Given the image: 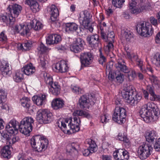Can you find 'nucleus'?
I'll return each instance as SVG.
<instances>
[{"mask_svg":"<svg viewBox=\"0 0 160 160\" xmlns=\"http://www.w3.org/2000/svg\"><path fill=\"white\" fill-rule=\"evenodd\" d=\"M141 117L147 123L156 121L160 114L159 109L153 103L148 102L143 105L140 111Z\"/></svg>","mask_w":160,"mask_h":160,"instance_id":"nucleus-1","label":"nucleus"},{"mask_svg":"<svg viewBox=\"0 0 160 160\" xmlns=\"http://www.w3.org/2000/svg\"><path fill=\"white\" fill-rule=\"evenodd\" d=\"M149 6V3L145 2L144 0H130L129 9L123 12V16L126 19H128L130 17L131 13L137 14L147 9Z\"/></svg>","mask_w":160,"mask_h":160,"instance_id":"nucleus-2","label":"nucleus"},{"mask_svg":"<svg viewBox=\"0 0 160 160\" xmlns=\"http://www.w3.org/2000/svg\"><path fill=\"white\" fill-rule=\"evenodd\" d=\"M131 90L124 91L122 93V96L125 101L132 106H135L140 102L142 99L141 95L134 91L132 89V86H131Z\"/></svg>","mask_w":160,"mask_h":160,"instance_id":"nucleus-3","label":"nucleus"},{"mask_svg":"<svg viewBox=\"0 0 160 160\" xmlns=\"http://www.w3.org/2000/svg\"><path fill=\"white\" fill-rule=\"evenodd\" d=\"M49 141L44 137L37 135L32 137L30 140V143L36 151L41 152L44 151L47 148Z\"/></svg>","mask_w":160,"mask_h":160,"instance_id":"nucleus-4","label":"nucleus"},{"mask_svg":"<svg viewBox=\"0 0 160 160\" xmlns=\"http://www.w3.org/2000/svg\"><path fill=\"white\" fill-rule=\"evenodd\" d=\"M57 125L60 128L63 132L65 133L69 134V130L72 131V133H74L78 131H76V123L73 122H72L71 119H66L63 120L62 119H59L57 123ZM71 133V131H70Z\"/></svg>","mask_w":160,"mask_h":160,"instance_id":"nucleus-5","label":"nucleus"},{"mask_svg":"<svg viewBox=\"0 0 160 160\" xmlns=\"http://www.w3.org/2000/svg\"><path fill=\"white\" fill-rule=\"evenodd\" d=\"M34 120L31 117H27L24 118L18 123V127L20 132L25 135H29L30 132L32 130V126Z\"/></svg>","mask_w":160,"mask_h":160,"instance_id":"nucleus-6","label":"nucleus"},{"mask_svg":"<svg viewBox=\"0 0 160 160\" xmlns=\"http://www.w3.org/2000/svg\"><path fill=\"white\" fill-rule=\"evenodd\" d=\"M114 66L117 71L128 73V76L130 79L133 80L137 76L136 72L128 67L124 60L122 59H119L118 62L115 64Z\"/></svg>","mask_w":160,"mask_h":160,"instance_id":"nucleus-7","label":"nucleus"},{"mask_svg":"<svg viewBox=\"0 0 160 160\" xmlns=\"http://www.w3.org/2000/svg\"><path fill=\"white\" fill-rule=\"evenodd\" d=\"M36 119L40 123H48L52 120V114L48 109H40L37 112Z\"/></svg>","mask_w":160,"mask_h":160,"instance_id":"nucleus-8","label":"nucleus"},{"mask_svg":"<svg viewBox=\"0 0 160 160\" xmlns=\"http://www.w3.org/2000/svg\"><path fill=\"white\" fill-rule=\"evenodd\" d=\"M136 30L142 36L145 37H149L152 35L153 31L152 25L148 22H141L138 23Z\"/></svg>","mask_w":160,"mask_h":160,"instance_id":"nucleus-9","label":"nucleus"},{"mask_svg":"<svg viewBox=\"0 0 160 160\" xmlns=\"http://www.w3.org/2000/svg\"><path fill=\"white\" fill-rule=\"evenodd\" d=\"M126 116V111L125 109L117 106L114 109L112 118L115 122L122 124L125 122Z\"/></svg>","mask_w":160,"mask_h":160,"instance_id":"nucleus-10","label":"nucleus"},{"mask_svg":"<svg viewBox=\"0 0 160 160\" xmlns=\"http://www.w3.org/2000/svg\"><path fill=\"white\" fill-rule=\"evenodd\" d=\"M152 147L148 143H143L138 148V153L139 158L144 160L149 157L152 152Z\"/></svg>","mask_w":160,"mask_h":160,"instance_id":"nucleus-11","label":"nucleus"},{"mask_svg":"<svg viewBox=\"0 0 160 160\" xmlns=\"http://www.w3.org/2000/svg\"><path fill=\"white\" fill-rule=\"evenodd\" d=\"M73 122L76 123V131H79L80 130L79 125L81 121L78 116H82L88 118H90V114L87 112L82 110H76L73 113Z\"/></svg>","mask_w":160,"mask_h":160,"instance_id":"nucleus-12","label":"nucleus"},{"mask_svg":"<svg viewBox=\"0 0 160 160\" xmlns=\"http://www.w3.org/2000/svg\"><path fill=\"white\" fill-rule=\"evenodd\" d=\"M80 59L82 66L88 67L92 64L93 57L91 53L84 52L81 54Z\"/></svg>","mask_w":160,"mask_h":160,"instance_id":"nucleus-13","label":"nucleus"},{"mask_svg":"<svg viewBox=\"0 0 160 160\" xmlns=\"http://www.w3.org/2000/svg\"><path fill=\"white\" fill-rule=\"evenodd\" d=\"M43 27L42 24L39 21H37L36 20L33 19L30 21L29 24L27 25V27L25 28V31L24 33L30 34V31L32 28L35 30H38L42 28Z\"/></svg>","mask_w":160,"mask_h":160,"instance_id":"nucleus-14","label":"nucleus"},{"mask_svg":"<svg viewBox=\"0 0 160 160\" xmlns=\"http://www.w3.org/2000/svg\"><path fill=\"white\" fill-rule=\"evenodd\" d=\"M115 160H128L129 158V153L124 149H119L113 153Z\"/></svg>","mask_w":160,"mask_h":160,"instance_id":"nucleus-15","label":"nucleus"},{"mask_svg":"<svg viewBox=\"0 0 160 160\" xmlns=\"http://www.w3.org/2000/svg\"><path fill=\"white\" fill-rule=\"evenodd\" d=\"M91 17L92 15L89 12L86 10L84 11L82 14H80L79 18L80 24L84 27L87 28L88 25L90 24Z\"/></svg>","mask_w":160,"mask_h":160,"instance_id":"nucleus-16","label":"nucleus"},{"mask_svg":"<svg viewBox=\"0 0 160 160\" xmlns=\"http://www.w3.org/2000/svg\"><path fill=\"white\" fill-rule=\"evenodd\" d=\"M79 104L82 108H89L95 104L93 101H90L89 98L86 95H83L80 97L79 100Z\"/></svg>","mask_w":160,"mask_h":160,"instance_id":"nucleus-17","label":"nucleus"},{"mask_svg":"<svg viewBox=\"0 0 160 160\" xmlns=\"http://www.w3.org/2000/svg\"><path fill=\"white\" fill-rule=\"evenodd\" d=\"M18 122L15 120H12L8 124L6 127L7 132L11 134H16L18 133Z\"/></svg>","mask_w":160,"mask_h":160,"instance_id":"nucleus-18","label":"nucleus"},{"mask_svg":"<svg viewBox=\"0 0 160 160\" xmlns=\"http://www.w3.org/2000/svg\"><path fill=\"white\" fill-rule=\"evenodd\" d=\"M8 9L11 13L10 15L15 19L21 13L22 8L20 5L15 4L9 5Z\"/></svg>","mask_w":160,"mask_h":160,"instance_id":"nucleus-19","label":"nucleus"},{"mask_svg":"<svg viewBox=\"0 0 160 160\" xmlns=\"http://www.w3.org/2000/svg\"><path fill=\"white\" fill-rule=\"evenodd\" d=\"M86 40L91 47H95L98 46V44H100L99 36L96 34L88 35L87 37Z\"/></svg>","mask_w":160,"mask_h":160,"instance_id":"nucleus-20","label":"nucleus"},{"mask_svg":"<svg viewBox=\"0 0 160 160\" xmlns=\"http://www.w3.org/2000/svg\"><path fill=\"white\" fill-rule=\"evenodd\" d=\"M0 70L3 75H9L12 73L11 67L8 63L4 61L0 63Z\"/></svg>","mask_w":160,"mask_h":160,"instance_id":"nucleus-21","label":"nucleus"},{"mask_svg":"<svg viewBox=\"0 0 160 160\" xmlns=\"http://www.w3.org/2000/svg\"><path fill=\"white\" fill-rule=\"evenodd\" d=\"M15 19L10 15H1L0 16V21L3 22L7 25H12L14 24Z\"/></svg>","mask_w":160,"mask_h":160,"instance_id":"nucleus-22","label":"nucleus"},{"mask_svg":"<svg viewBox=\"0 0 160 160\" xmlns=\"http://www.w3.org/2000/svg\"><path fill=\"white\" fill-rule=\"evenodd\" d=\"M48 10L49 11L52 21L55 22L56 21L59 14L58 9L56 6L52 4L49 8H48Z\"/></svg>","mask_w":160,"mask_h":160,"instance_id":"nucleus-23","label":"nucleus"},{"mask_svg":"<svg viewBox=\"0 0 160 160\" xmlns=\"http://www.w3.org/2000/svg\"><path fill=\"white\" fill-rule=\"evenodd\" d=\"M32 99L34 103L38 106H42L45 104L46 101V97L44 94L42 95L41 96H34Z\"/></svg>","mask_w":160,"mask_h":160,"instance_id":"nucleus-24","label":"nucleus"},{"mask_svg":"<svg viewBox=\"0 0 160 160\" xmlns=\"http://www.w3.org/2000/svg\"><path fill=\"white\" fill-rule=\"evenodd\" d=\"M55 68L61 73L67 72L68 69L67 62L64 61H61L57 63Z\"/></svg>","mask_w":160,"mask_h":160,"instance_id":"nucleus-25","label":"nucleus"},{"mask_svg":"<svg viewBox=\"0 0 160 160\" xmlns=\"http://www.w3.org/2000/svg\"><path fill=\"white\" fill-rule=\"evenodd\" d=\"M52 105L54 109L57 110L64 106V102L60 98H56L52 101Z\"/></svg>","mask_w":160,"mask_h":160,"instance_id":"nucleus-26","label":"nucleus"},{"mask_svg":"<svg viewBox=\"0 0 160 160\" xmlns=\"http://www.w3.org/2000/svg\"><path fill=\"white\" fill-rule=\"evenodd\" d=\"M21 71L23 73L27 75H30L35 72V67L33 66L32 64L30 63L26 65L22 68Z\"/></svg>","mask_w":160,"mask_h":160,"instance_id":"nucleus-27","label":"nucleus"},{"mask_svg":"<svg viewBox=\"0 0 160 160\" xmlns=\"http://www.w3.org/2000/svg\"><path fill=\"white\" fill-rule=\"evenodd\" d=\"M49 88V92L53 95L57 96L60 93V87L58 83L57 82H54L52 84Z\"/></svg>","mask_w":160,"mask_h":160,"instance_id":"nucleus-28","label":"nucleus"},{"mask_svg":"<svg viewBox=\"0 0 160 160\" xmlns=\"http://www.w3.org/2000/svg\"><path fill=\"white\" fill-rule=\"evenodd\" d=\"M145 138L148 142H152L157 139V133L154 130H152L146 134Z\"/></svg>","mask_w":160,"mask_h":160,"instance_id":"nucleus-29","label":"nucleus"},{"mask_svg":"<svg viewBox=\"0 0 160 160\" xmlns=\"http://www.w3.org/2000/svg\"><path fill=\"white\" fill-rule=\"evenodd\" d=\"M79 144L78 143H72L71 145V148L69 150H67V152L72 156L77 155L78 154V150L79 148Z\"/></svg>","mask_w":160,"mask_h":160,"instance_id":"nucleus-30","label":"nucleus"},{"mask_svg":"<svg viewBox=\"0 0 160 160\" xmlns=\"http://www.w3.org/2000/svg\"><path fill=\"white\" fill-rule=\"evenodd\" d=\"M133 33L126 28L122 29L121 35L127 41H129L133 37Z\"/></svg>","mask_w":160,"mask_h":160,"instance_id":"nucleus-31","label":"nucleus"},{"mask_svg":"<svg viewBox=\"0 0 160 160\" xmlns=\"http://www.w3.org/2000/svg\"><path fill=\"white\" fill-rule=\"evenodd\" d=\"M78 28V25L74 22H68L66 24V29L67 31L71 32L76 31Z\"/></svg>","mask_w":160,"mask_h":160,"instance_id":"nucleus-32","label":"nucleus"},{"mask_svg":"<svg viewBox=\"0 0 160 160\" xmlns=\"http://www.w3.org/2000/svg\"><path fill=\"white\" fill-rule=\"evenodd\" d=\"M13 79L16 82H21L24 79L23 73L22 71H17L15 72L13 76Z\"/></svg>","mask_w":160,"mask_h":160,"instance_id":"nucleus-33","label":"nucleus"},{"mask_svg":"<svg viewBox=\"0 0 160 160\" xmlns=\"http://www.w3.org/2000/svg\"><path fill=\"white\" fill-rule=\"evenodd\" d=\"M27 27V25H22L21 24L16 25L14 27V29L15 32L17 33L21 32V34L23 35H29V33H24V32L25 31V28Z\"/></svg>","mask_w":160,"mask_h":160,"instance_id":"nucleus-34","label":"nucleus"},{"mask_svg":"<svg viewBox=\"0 0 160 160\" xmlns=\"http://www.w3.org/2000/svg\"><path fill=\"white\" fill-rule=\"evenodd\" d=\"M86 142L89 145V149L91 151V153H92L97 150V145L94 141L91 139H88L87 140Z\"/></svg>","mask_w":160,"mask_h":160,"instance_id":"nucleus-35","label":"nucleus"},{"mask_svg":"<svg viewBox=\"0 0 160 160\" xmlns=\"http://www.w3.org/2000/svg\"><path fill=\"white\" fill-rule=\"evenodd\" d=\"M8 146L4 147L1 151L2 156L5 158H9L10 157L11 151Z\"/></svg>","mask_w":160,"mask_h":160,"instance_id":"nucleus-36","label":"nucleus"},{"mask_svg":"<svg viewBox=\"0 0 160 160\" xmlns=\"http://www.w3.org/2000/svg\"><path fill=\"white\" fill-rule=\"evenodd\" d=\"M20 102L21 105L26 108L28 111L30 108V100L27 97L22 98L21 99Z\"/></svg>","mask_w":160,"mask_h":160,"instance_id":"nucleus-37","label":"nucleus"},{"mask_svg":"<svg viewBox=\"0 0 160 160\" xmlns=\"http://www.w3.org/2000/svg\"><path fill=\"white\" fill-rule=\"evenodd\" d=\"M32 43L31 42H27L18 45V48L22 51H25L30 50L31 48Z\"/></svg>","mask_w":160,"mask_h":160,"instance_id":"nucleus-38","label":"nucleus"},{"mask_svg":"<svg viewBox=\"0 0 160 160\" xmlns=\"http://www.w3.org/2000/svg\"><path fill=\"white\" fill-rule=\"evenodd\" d=\"M9 136L6 131H2L0 132V140L3 142H9L10 139Z\"/></svg>","mask_w":160,"mask_h":160,"instance_id":"nucleus-39","label":"nucleus"},{"mask_svg":"<svg viewBox=\"0 0 160 160\" xmlns=\"http://www.w3.org/2000/svg\"><path fill=\"white\" fill-rule=\"evenodd\" d=\"M118 139L121 141H123L124 143H125L126 145V147L129 148L130 145V142L129 140L127 138V137L125 136L124 134H122L119 133L118 136Z\"/></svg>","mask_w":160,"mask_h":160,"instance_id":"nucleus-40","label":"nucleus"},{"mask_svg":"<svg viewBox=\"0 0 160 160\" xmlns=\"http://www.w3.org/2000/svg\"><path fill=\"white\" fill-rule=\"evenodd\" d=\"M151 62L156 66L160 68V54L156 53L152 59Z\"/></svg>","mask_w":160,"mask_h":160,"instance_id":"nucleus-41","label":"nucleus"},{"mask_svg":"<svg viewBox=\"0 0 160 160\" xmlns=\"http://www.w3.org/2000/svg\"><path fill=\"white\" fill-rule=\"evenodd\" d=\"M70 50L75 53H78L83 49L84 47L73 44L70 47Z\"/></svg>","mask_w":160,"mask_h":160,"instance_id":"nucleus-42","label":"nucleus"},{"mask_svg":"<svg viewBox=\"0 0 160 160\" xmlns=\"http://www.w3.org/2000/svg\"><path fill=\"white\" fill-rule=\"evenodd\" d=\"M125 50L127 52V56L128 59L132 61H136L138 58L137 55L134 53H131L129 51H128V49H126V48H125Z\"/></svg>","mask_w":160,"mask_h":160,"instance_id":"nucleus-43","label":"nucleus"},{"mask_svg":"<svg viewBox=\"0 0 160 160\" xmlns=\"http://www.w3.org/2000/svg\"><path fill=\"white\" fill-rule=\"evenodd\" d=\"M118 71V72H116L115 73V78L118 82L121 83L124 80V76L123 73L120 72V71Z\"/></svg>","mask_w":160,"mask_h":160,"instance_id":"nucleus-44","label":"nucleus"},{"mask_svg":"<svg viewBox=\"0 0 160 160\" xmlns=\"http://www.w3.org/2000/svg\"><path fill=\"white\" fill-rule=\"evenodd\" d=\"M125 1V0H112V3L115 7L121 8L122 7Z\"/></svg>","mask_w":160,"mask_h":160,"instance_id":"nucleus-45","label":"nucleus"},{"mask_svg":"<svg viewBox=\"0 0 160 160\" xmlns=\"http://www.w3.org/2000/svg\"><path fill=\"white\" fill-rule=\"evenodd\" d=\"M32 4L29 6L33 12H36L39 11V5L36 1H34L33 3Z\"/></svg>","mask_w":160,"mask_h":160,"instance_id":"nucleus-46","label":"nucleus"},{"mask_svg":"<svg viewBox=\"0 0 160 160\" xmlns=\"http://www.w3.org/2000/svg\"><path fill=\"white\" fill-rule=\"evenodd\" d=\"M100 54L99 55V58H98V62L100 64L102 65L105 64L107 61V58L104 55L102 52L101 50H99Z\"/></svg>","mask_w":160,"mask_h":160,"instance_id":"nucleus-47","label":"nucleus"},{"mask_svg":"<svg viewBox=\"0 0 160 160\" xmlns=\"http://www.w3.org/2000/svg\"><path fill=\"white\" fill-rule=\"evenodd\" d=\"M71 89L73 93L77 94H82L84 92L83 90L78 86H72Z\"/></svg>","mask_w":160,"mask_h":160,"instance_id":"nucleus-48","label":"nucleus"},{"mask_svg":"<svg viewBox=\"0 0 160 160\" xmlns=\"http://www.w3.org/2000/svg\"><path fill=\"white\" fill-rule=\"evenodd\" d=\"M136 62L137 65L139 67L140 70L143 73H145L146 71L144 68L143 61L140 59L138 58Z\"/></svg>","mask_w":160,"mask_h":160,"instance_id":"nucleus-49","label":"nucleus"},{"mask_svg":"<svg viewBox=\"0 0 160 160\" xmlns=\"http://www.w3.org/2000/svg\"><path fill=\"white\" fill-rule=\"evenodd\" d=\"M7 95L5 91L2 89L0 90V104L5 102Z\"/></svg>","mask_w":160,"mask_h":160,"instance_id":"nucleus-50","label":"nucleus"},{"mask_svg":"<svg viewBox=\"0 0 160 160\" xmlns=\"http://www.w3.org/2000/svg\"><path fill=\"white\" fill-rule=\"evenodd\" d=\"M106 70L107 72H109L108 78L109 80H112L115 78V76L114 73H112V68H110L109 65H107L106 67Z\"/></svg>","mask_w":160,"mask_h":160,"instance_id":"nucleus-51","label":"nucleus"},{"mask_svg":"<svg viewBox=\"0 0 160 160\" xmlns=\"http://www.w3.org/2000/svg\"><path fill=\"white\" fill-rule=\"evenodd\" d=\"M48 48L46 47L42 42H41L39 45L37 49L40 53L46 52L48 50Z\"/></svg>","mask_w":160,"mask_h":160,"instance_id":"nucleus-52","label":"nucleus"},{"mask_svg":"<svg viewBox=\"0 0 160 160\" xmlns=\"http://www.w3.org/2000/svg\"><path fill=\"white\" fill-rule=\"evenodd\" d=\"M150 23L152 25H153L155 27H157L158 25V18H156L153 16L151 17L149 19Z\"/></svg>","mask_w":160,"mask_h":160,"instance_id":"nucleus-53","label":"nucleus"},{"mask_svg":"<svg viewBox=\"0 0 160 160\" xmlns=\"http://www.w3.org/2000/svg\"><path fill=\"white\" fill-rule=\"evenodd\" d=\"M7 38L5 34V32L2 31L0 33V42L4 44L7 42Z\"/></svg>","mask_w":160,"mask_h":160,"instance_id":"nucleus-54","label":"nucleus"},{"mask_svg":"<svg viewBox=\"0 0 160 160\" xmlns=\"http://www.w3.org/2000/svg\"><path fill=\"white\" fill-rule=\"evenodd\" d=\"M149 79L152 83L155 85H158L159 84V81L158 78L154 75H152L150 76Z\"/></svg>","mask_w":160,"mask_h":160,"instance_id":"nucleus-55","label":"nucleus"},{"mask_svg":"<svg viewBox=\"0 0 160 160\" xmlns=\"http://www.w3.org/2000/svg\"><path fill=\"white\" fill-rule=\"evenodd\" d=\"M19 140V138L18 136L13 135H10V139L8 143L10 144L15 143Z\"/></svg>","mask_w":160,"mask_h":160,"instance_id":"nucleus-56","label":"nucleus"},{"mask_svg":"<svg viewBox=\"0 0 160 160\" xmlns=\"http://www.w3.org/2000/svg\"><path fill=\"white\" fill-rule=\"evenodd\" d=\"M54 42L53 34L48 35L46 38V42L47 44H54Z\"/></svg>","mask_w":160,"mask_h":160,"instance_id":"nucleus-57","label":"nucleus"},{"mask_svg":"<svg viewBox=\"0 0 160 160\" xmlns=\"http://www.w3.org/2000/svg\"><path fill=\"white\" fill-rule=\"evenodd\" d=\"M102 26H100V29L101 30V35L102 39L105 42L108 41V35L104 32L103 31V29L102 28Z\"/></svg>","mask_w":160,"mask_h":160,"instance_id":"nucleus-58","label":"nucleus"},{"mask_svg":"<svg viewBox=\"0 0 160 160\" xmlns=\"http://www.w3.org/2000/svg\"><path fill=\"white\" fill-rule=\"evenodd\" d=\"M75 44L76 45H78L79 46H81L82 47H83V43L84 41L81 38H75V40L74 41Z\"/></svg>","mask_w":160,"mask_h":160,"instance_id":"nucleus-59","label":"nucleus"},{"mask_svg":"<svg viewBox=\"0 0 160 160\" xmlns=\"http://www.w3.org/2000/svg\"><path fill=\"white\" fill-rule=\"evenodd\" d=\"M53 35L54 44L57 43L61 41V38L59 35L57 34H53Z\"/></svg>","mask_w":160,"mask_h":160,"instance_id":"nucleus-60","label":"nucleus"},{"mask_svg":"<svg viewBox=\"0 0 160 160\" xmlns=\"http://www.w3.org/2000/svg\"><path fill=\"white\" fill-rule=\"evenodd\" d=\"M147 90L150 95V97H152L155 94L153 87H152L150 85L148 86L147 87Z\"/></svg>","mask_w":160,"mask_h":160,"instance_id":"nucleus-61","label":"nucleus"},{"mask_svg":"<svg viewBox=\"0 0 160 160\" xmlns=\"http://www.w3.org/2000/svg\"><path fill=\"white\" fill-rule=\"evenodd\" d=\"M154 147L156 151H160V138L155 143Z\"/></svg>","mask_w":160,"mask_h":160,"instance_id":"nucleus-62","label":"nucleus"},{"mask_svg":"<svg viewBox=\"0 0 160 160\" xmlns=\"http://www.w3.org/2000/svg\"><path fill=\"white\" fill-rule=\"evenodd\" d=\"M110 117L107 114L102 115L101 116V121L102 123L107 122L109 120Z\"/></svg>","mask_w":160,"mask_h":160,"instance_id":"nucleus-63","label":"nucleus"},{"mask_svg":"<svg viewBox=\"0 0 160 160\" xmlns=\"http://www.w3.org/2000/svg\"><path fill=\"white\" fill-rule=\"evenodd\" d=\"M40 65L43 68H45L46 65V60L44 57H41L40 59Z\"/></svg>","mask_w":160,"mask_h":160,"instance_id":"nucleus-64","label":"nucleus"}]
</instances>
